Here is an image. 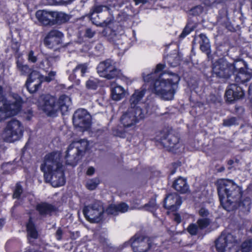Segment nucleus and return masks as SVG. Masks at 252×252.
<instances>
[{
    "label": "nucleus",
    "mask_w": 252,
    "mask_h": 252,
    "mask_svg": "<svg viewBox=\"0 0 252 252\" xmlns=\"http://www.w3.org/2000/svg\"><path fill=\"white\" fill-rule=\"evenodd\" d=\"M165 67L164 64L158 63L154 71L147 74L143 73V77L145 82L151 83L154 94L164 100H170L174 98L180 77L170 72L159 74Z\"/></svg>",
    "instance_id": "nucleus-1"
},
{
    "label": "nucleus",
    "mask_w": 252,
    "mask_h": 252,
    "mask_svg": "<svg viewBox=\"0 0 252 252\" xmlns=\"http://www.w3.org/2000/svg\"><path fill=\"white\" fill-rule=\"evenodd\" d=\"M218 192L221 205L227 211L238 207L244 212H249L251 208L250 198L238 200L241 197L240 188L232 181L221 179L218 181Z\"/></svg>",
    "instance_id": "nucleus-2"
},
{
    "label": "nucleus",
    "mask_w": 252,
    "mask_h": 252,
    "mask_svg": "<svg viewBox=\"0 0 252 252\" xmlns=\"http://www.w3.org/2000/svg\"><path fill=\"white\" fill-rule=\"evenodd\" d=\"M145 88L137 90L129 99L130 107L120 118L121 124L125 129H133L148 112L146 104L140 102L145 94Z\"/></svg>",
    "instance_id": "nucleus-3"
},
{
    "label": "nucleus",
    "mask_w": 252,
    "mask_h": 252,
    "mask_svg": "<svg viewBox=\"0 0 252 252\" xmlns=\"http://www.w3.org/2000/svg\"><path fill=\"white\" fill-rule=\"evenodd\" d=\"M61 157L60 152L48 154L45 156L40 166L45 181L50 183L55 188L63 186L65 182L62 163L60 161Z\"/></svg>",
    "instance_id": "nucleus-4"
},
{
    "label": "nucleus",
    "mask_w": 252,
    "mask_h": 252,
    "mask_svg": "<svg viewBox=\"0 0 252 252\" xmlns=\"http://www.w3.org/2000/svg\"><path fill=\"white\" fill-rule=\"evenodd\" d=\"M44 100L42 110L49 116H55L59 110L64 114L71 104V98L66 95H61L58 101L55 97L50 95L45 96Z\"/></svg>",
    "instance_id": "nucleus-5"
},
{
    "label": "nucleus",
    "mask_w": 252,
    "mask_h": 252,
    "mask_svg": "<svg viewBox=\"0 0 252 252\" xmlns=\"http://www.w3.org/2000/svg\"><path fill=\"white\" fill-rule=\"evenodd\" d=\"M22 100L18 96L13 100H7L0 95V121L6 117L16 115L20 110Z\"/></svg>",
    "instance_id": "nucleus-6"
},
{
    "label": "nucleus",
    "mask_w": 252,
    "mask_h": 252,
    "mask_svg": "<svg viewBox=\"0 0 252 252\" xmlns=\"http://www.w3.org/2000/svg\"><path fill=\"white\" fill-rule=\"evenodd\" d=\"M23 133V127L20 121L13 119L8 122L2 134L4 141L13 142L20 139Z\"/></svg>",
    "instance_id": "nucleus-7"
},
{
    "label": "nucleus",
    "mask_w": 252,
    "mask_h": 252,
    "mask_svg": "<svg viewBox=\"0 0 252 252\" xmlns=\"http://www.w3.org/2000/svg\"><path fill=\"white\" fill-rule=\"evenodd\" d=\"M239 63L244 65V62L241 61L236 62L231 64H228L224 58H220L213 63V73L220 78H227L234 72V69H237V66Z\"/></svg>",
    "instance_id": "nucleus-8"
},
{
    "label": "nucleus",
    "mask_w": 252,
    "mask_h": 252,
    "mask_svg": "<svg viewBox=\"0 0 252 252\" xmlns=\"http://www.w3.org/2000/svg\"><path fill=\"white\" fill-rule=\"evenodd\" d=\"M116 63L111 59L100 62L97 67V71L100 76L107 79H113L119 77L121 70L116 67Z\"/></svg>",
    "instance_id": "nucleus-9"
},
{
    "label": "nucleus",
    "mask_w": 252,
    "mask_h": 252,
    "mask_svg": "<svg viewBox=\"0 0 252 252\" xmlns=\"http://www.w3.org/2000/svg\"><path fill=\"white\" fill-rule=\"evenodd\" d=\"M217 250L219 252H238V244L230 234H222L216 242Z\"/></svg>",
    "instance_id": "nucleus-10"
},
{
    "label": "nucleus",
    "mask_w": 252,
    "mask_h": 252,
    "mask_svg": "<svg viewBox=\"0 0 252 252\" xmlns=\"http://www.w3.org/2000/svg\"><path fill=\"white\" fill-rule=\"evenodd\" d=\"M104 212L102 204L99 201L85 206L83 209V214L85 218L90 222H98L102 218Z\"/></svg>",
    "instance_id": "nucleus-11"
},
{
    "label": "nucleus",
    "mask_w": 252,
    "mask_h": 252,
    "mask_svg": "<svg viewBox=\"0 0 252 252\" xmlns=\"http://www.w3.org/2000/svg\"><path fill=\"white\" fill-rule=\"evenodd\" d=\"M74 125L86 130L88 129L91 123V116L84 109H79L76 111L73 115Z\"/></svg>",
    "instance_id": "nucleus-12"
},
{
    "label": "nucleus",
    "mask_w": 252,
    "mask_h": 252,
    "mask_svg": "<svg viewBox=\"0 0 252 252\" xmlns=\"http://www.w3.org/2000/svg\"><path fill=\"white\" fill-rule=\"evenodd\" d=\"M131 241L134 252H147L152 247L151 240L149 238L139 235H135Z\"/></svg>",
    "instance_id": "nucleus-13"
},
{
    "label": "nucleus",
    "mask_w": 252,
    "mask_h": 252,
    "mask_svg": "<svg viewBox=\"0 0 252 252\" xmlns=\"http://www.w3.org/2000/svg\"><path fill=\"white\" fill-rule=\"evenodd\" d=\"M43 76L41 75L37 71H32L30 73L26 82L27 89L31 93L35 92L38 89L41 82H43Z\"/></svg>",
    "instance_id": "nucleus-14"
},
{
    "label": "nucleus",
    "mask_w": 252,
    "mask_h": 252,
    "mask_svg": "<svg viewBox=\"0 0 252 252\" xmlns=\"http://www.w3.org/2000/svg\"><path fill=\"white\" fill-rule=\"evenodd\" d=\"M155 139L164 147L169 148L170 149L178 148L177 146L179 144V138L175 135L168 134L165 137V133L160 132Z\"/></svg>",
    "instance_id": "nucleus-15"
},
{
    "label": "nucleus",
    "mask_w": 252,
    "mask_h": 252,
    "mask_svg": "<svg viewBox=\"0 0 252 252\" xmlns=\"http://www.w3.org/2000/svg\"><path fill=\"white\" fill-rule=\"evenodd\" d=\"M81 157L75 146L72 143H71L65 152V159L66 164L75 166L80 159Z\"/></svg>",
    "instance_id": "nucleus-16"
},
{
    "label": "nucleus",
    "mask_w": 252,
    "mask_h": 252,
    "mask_svg": "<svg viewBox=\"0 0 252 252\" xmlns=\"http://www.w3.org/2000/svg\"><path fill=\"white\" fill-rule=\"evenodd\" d=\"M244 94L242 88L235 84L229 85L225 92L226 100L230 102L242 98Z\"/></svg>",
    "instance_id": "nucleus-17"
},
{
    "label": "nucleus",
    "mask_w": 252,
    "mask_h": 252,
    "mask_svg": "<svg viewBox=\"0 0 252 252\" xmlns=\"http://www.w3.org/2000/svg\"><path fill=\"white\" fill-rule=\"evenodd\" d=\"M242 66H245V63L244 65L238 63L237 69H234V70H239L238 73L235 78V81L238 83H244L250 81L252 77V73L251 70H249L246 67H243Z\"/></svg>",
    "instance_id": "nucleus-18"
},
{
    "label": "nucleus",
    "mask_w": 252,
    "mask_h": 252,
    "mask_svg": "<svg viewBox=\"0 0 252 252\" xmlns=\"http://www.w3.org/2000/svg\"><path fill=\"white\" fill-rule=\"evenodd\" d=\"M63 37V34L61 32L56 30H52L45 37L44 44L45 46L58 45L61 43V38Z\"/></svg>",
    "instance_id": "nucleus-19"
},
{
    "label": "nucleus",
    "mask_w": 252,
    "mask_h": 252,
    "mask_svg": "<svg viewBox=\"0 0 252 252\" xmlns=\"http://www.w3.org/2000/svg\"><path fill=\"white\" fill-rule=\"evenodd\" d=\"M182 201L180 197L176 193L168 194L164 199L165 208L172 211L176 210L181 205Z\"/></svg>",
    "instance_id": "nucleus-20"
},
{
    "label": "nucleus",
    "mask_w": 252,
    "mask_h": 252,
    "mask_svg": "<svg viewBox=\"0 0 252 252\" xmlns=\"http://www.w3.org/2000/svg\"><path fill=\"white\" fill-rule=\"evenodd\" d=\"M53 12L45 10H38L35 13V16L38 20L45 26H53Z\"/></svg>",
    "instance_id": "nucleus-21"
},
{
    "label": "nucleus",
    "mask_w": 252,
    "mask_h": 252,
    "mask_svg": "<svg viewBox=\"0 0 252 252\" xmlns=\"http://www.w3.org/2000/svg\"><path fill=\"white\" fill-rule=\"evenodd\" d=\"M111 96L115 101H119L123 99L126 95V90L121 86L112 83L110 85Z\"/></svg>",
    "instance_id": "nucleus-22"
},
{
    "label": "nucleus",
    "mask_w": 252,
    "mask_h": 252,
    "mask_svg": "<svg viewBox=\"0 0 252 252\" xmlns=\"http://www.w3.org/2000/svg\"><path fill=\"white\" fill-rule=\"evenodd\" d=\"M218 21L220 24L224 26L229 31H231L233 29L229 22L228 9L226 6L220 10Z\"/></svg>",
    "instance_id": "nucleus-23"
},
{
    "label": "nucleus",
    "mask_w": 252,
    "mask_h": 252,
    "mask_svg": "<svg viewBox=\"0 0 252 252\" xmlns=\"http://www.w3.org/2000/svg\"><path fill=\"white\" fill-rule=\"evenodd\" d=\"M173 188L181 193H185L189 189V186L187 180L182 177H179L174 181L172 185Z\"/></svg>",
    "instance_id": "nucleus-24"
},
{
    "label": "nucleus",
    "mask_w": 252,
    "mask_h": 252,
    "mask_svg": "<svg viewBox=\"0 0 252 252\" xmlns=\"http://www.w3.org/2000/svg\"><path fill=\"white\" fill-rule=\"evenodd\" d=\"M53 26L56 24L61 25L65 23L68 22L70 18L69 15L63 12L59 11H53Z\"/></svg>",
    "instance_id": "nucleus-25"
},
{
    "label": "nucleus",
    "mask_w": 252,
    "mask_h": 252,
    "mask_svg": "<svg viewBox=\"0 0 252 252\" xmlns=\"http://www.w3.org/2000/svg\"><path fill=\"white\" fill-rule=\"evenodd\" d=\"M98 15L97 14L90 12V18L92 23L97 27H105L109 26L114 21V18L112 17H108L106 20H104L103 22H100L97 18Z\"/></svg>",
    "instance_id": "nucleus-26"
},
{
    "label": "nucleus",
    "mask_w": 252,
    "mask_h": 252,
    "mask_svg": "<svg viewBox=\"0 0 252 252\" xmlns=\"http://www.w3.org/2000/svg\"><path fill=\"white\" fill-rule=\"evenodd\" d=\"M72 143L78 150L81 156L86 151L90 149L89 142L85 139H82L78 141H74Z\"/></svg>",
    "instance_id": "nucleus-27"
},
{
    "label": "nucleus",
    "mask_w": 252,
    "mask_h": 252,
    "mask_svg": "<svg viewBox=\"0 0 252 252\" xmlns=\"http://www.w3.org/2000/svg\"><path fill=\"white\" fill-rule=\"evenodd\" d=\"M36 209L40 215H46L51 213L55 211L54 207L46 203H43L37 205Z\"/></svg>",
    "instance_id": "nucleus-28"
},
{
    "label": "nucleus",
    "mask_w": 252,
    "mask_h": 252,
    "mask_svg": "<svg viewBox=\"0 0 252 252\" xmlns=\"http://www.w3.org/2000/svg\"><path fill=\"white\" fill-rule=\"evenodd\" d=\"M133 208L138 209H143L146 211L153 212L158 208V206L156 202L155 199H152L148 203L145 204L143 206H139L138 204H135Z\"/></svg>",
    "instance_id": "nucleus-29"
},
{
    "label": "nucleus",
    "mask_w": 252,
    "mask_h": 252,
    "mask_svg": "<svg viewBox=\"0 0 252 252\" xmlns=\"http://www.w3.org/2000/svg\"><path fill=\"white\" fill-rule=\"evenodd\" d=\"M27 230L29 240L30 239H36L37 238V231L31 219L27 225Z\"/></svg>",
    "instance_id": "nucleus-30"
},
{
    "label": "nucleus",
    "mask_w": 252,
    "mask_h": 252,
    "mask_svg": "<svg viewBox=\"0 0 252 252\" xmlns=\"http://www.w3.org/2000/svg\"><path fill=\"white\" fill-rule=\"evenodd\" d=\"M194 41L199 43L200 47H210V42L207 37L204 34H200L198 37L194 38Z\"/></svg>",
    "instance_id": "nucleus-31"
},
{
    "label": "nucleus",
    "mask_w": 252,
    "mask_h": 252,
    "mask_svg": "<svg viewBox=\"0 0 252 252\" xmlns=\"http://www.w3.org/2000/svg\"><path fill=\"white\" fill-rule=\"evenodd\" d=\"M196 28L195 24L191 23H189L187 24L185 28L184 29L180 35V37L181 38H184L187 35H188L191 31H193Z\"/></svg>",
    "instance_id": "nucleus-32"
},
{
    "label": "nucleus",
    "mask_w": 252,
    "mask_h": 252,
    "mask_svg": "<svg viewBox=\"0 0 252 252\" xmlns=\"http://www.w3.org/2000/svg\"><path fill=\"white\" fill-rule=\"evenodd\" d=\"M211 220L208 218H202L199 219L197 221V224L200 230L206 228L210 223Z\"/></svg>",
    "instance_id": "nucleus-33"
},
{
    "label": "nucleus",
    "mask_w": 252,
    "mask_h": 252,
    "mask_svg": "<svg viewBox=\"0 0 252 252\" xmlns=\"http://www.w3.org/2000/svg\"><path fill=\"white\" fill-rule=\"evenodd\" d=\"M200 230L197 224H190L187 228L188 232L191 235H196Z\"/></svg>",
    "instance_id": "nucleus-34"
},
{
    "label": "nucleus",
    "mask_w": 252,
    "mask_h": 252,
    "mask_svg": "<svg viewBox=\"0 0 252 252\" xmlns=\"http://www.w3.org/2000/svg\"><path fill=\"white\" fill-rule=\"evenodd\" d=\"M99 183V181L97 178L91 179L87 182L86 187L90 190H93L96 188Z\"/></svg>",
    "instance_id": "nucleus-35"
},
{
    "label": "nucleus",
    "mask_w": 252,
    "mask_h": 252,
    "mask_svg": "<svg viewBox=\"0 0 252 252\" xmlns=\"http://www.w3.org/2000/svg\"><path fill=\"white\" fill-rule=\"evenodd\" d=\"M98 80L94 78H90L86 83L87 88L95 90L98 85Z\"/></svg>",
    "instance_id": "nucleus-36"
},
{
    "label": "nucleus",
    "mask_w": 252,
    "mask_h": 252,
    "mask_svg": "<svg viewBox=\"0 0 252 252\" xmlns=\"http://www.w3.org/2000/svg\"><path fill=\"white\" fill-rule=\"evenodd\" d=\"M104 8L106 10L110 9V8L108 5L95 4L91 9V12L97 14L98 13L101 12L103 10Z\"/></svg>",
    "instance_id": "nucleus-37"
},
{
    "label": "nucleus",
    "mask_w": 252,
    "mask_h": 252,
    "mask_svg": "<svg viewBox=\"0 0 252 252\" xmlns=\"http://www.w3.org/2000/svg\"><path fill=\"white\" fill-rule=\"evenodd\" d=\"M17 67L21 73L26 75L31 72V69L27 65L23 64L22 63L17 62Z\"/></svg>",
    "instance_id": "nucleus-38"
},
{
    "label": "nucleus",
    "mask_w": 252,
    "mask_h": 252,
    "mask_svg": "<svg viewBox=\"0 0 252 252\" xmlns=\"http://www.w3.org/2000/svg\"><path fill=\"white\" fill-rule=\"evenodd\" d=\"M252 247V241L249 240L244 242L241 245L242 252H249L251 251Z\"/></svg>",
    "instance_id": "nucleus-39"
},
{
    "label": "nucleus",
    "mask_w": 252,
    "mask_h": 252,
    "mask_svg": "<svg viewBox=\"0 0 252 252\" xmlns=\"http://www.w3.org/2000/svg\"><path fill=\"white\" fill-rule=\"evenodd\" d=\"M106 211L108 214L116 215L118 214L117 206L116 205H110L107 208Z\"/></svg>",
    "instance_id": "nucleus-40"
},
{
    "label": "nucleus",
    "mask_w": 252,
    "mask_h": 252,
    "mask_svg": "<svg viewBox=\"0 0 252 252\" xmlns=\"http://www.w3.org/2000/svg\"><path fill=\"white\" fill-rule=\"evenodd\" d=\"M117 206L118 213H125L126 212L128 211L129 208L128 206L125 203H122L120 204H118L117 205Z\"/></svg>",
    "instance_id": "nucleus-41"
},
{
    "label": "nucleus",
    "mask_w": 252,
    "mask_h": 252,
    "mask_svg": "<svg viewBox=\"0 0 252 252\" xmlns=\"http://www.w3.org/2000/svg\"><path fill=\"white\" fill-rule=\"evenodd\" d=\"M23 191L21 185L19 183H17L15 187V189L14 190L13 197L14 198H18L21 193Z\"/></svg>",
    "instance_id": "nucleus-42"
},
{
    "label": "nucleus",
    "mask_w": 252,
    "mask_h": 252,
    "mask_svg": "<svg viewBox=\"0 0 252 252\" xmlns=\"http://www.w3.org/2000/svg\"><path fill=\"white\" fill-rule=\"evenodd\" d=\"M87 69L88 67L86 64H79L73 69V71L75 72L78 70H80L82 75L83 76L87 72Z\"/></svg>",
    "instance_id": "nucleus-43"
},
{
    "label": "nucleus",
    "mask_w": 252,
    "mask_h": 252,
    "mask_svg": "<svg viewBox=\"0 0 252 252\" xmlns=\"http://www.w3.org/2000/svg\"><path fill=\"white\" fill-rule=\"evenodd\" d=\"M237 124V119L235 118H231L230 119L225 120L223 121V125L225 126H229Z\"/></svg>",
    "instance_id": "nucleus-44"
},
{
    "label": "nucleus",
    "mask_w": 252,
    "mask_h": 252,
    "mask_svg": "<svg viewBox=\"0 0 252 252\" xmlns=\"http://www.w3.org/2000/svg\"><path fill=\"white\" fill-rule=\"evenodd\" d=\"M56 73L55 71H50L47 76L44 77L43 76V81H46L47 82H49L52 80H53L56 76Z\"/></svg>",
    "instance_id": "nucleus-45"
},
{
    "label": "nucleus",
    "mask_w": 252,
    "mask_h": 252,
    "mask_svg": "<svg viewBox=\"0 0 252 252\" xmlns=\"http://www.w3.org/2000/svg\"><path fill=\"white\" fill-rule=\"evenodd\" d=\"M172 57L171 56H167L165 58V60H166L169 64L172 67L177 66L179 64L178 59H176L174 62H172Z\"/></svg>",
    "instance_id": "nucleus-46"
},
{
    "label": "nucleus",
    "mask_w": 252,
    "mask_h": 252,
    "mask_svg": "<svg viewBox=\"0 0 252 252\" xmlns=\"http://www.w3.org/2000/svg\"><path fill=\"white\" fill-rule=\"evenodd\" d=\"M95 34V32L91 28H87L85 32V36L88 38H92Z\"/></svg>",
    "instance_id": "nucleus-47"
},
{
    "label": "nucleus",
    "mask_w": 252,
    "mask_h": 252,
    "mask_svg": "<svg viewBox=\"0 0 252 252\" xmlns=\"http://www.w3.org/2000/svg\"><path fill=\"white\" fill-rule=\"evenodd\" d=\"M199 214V215L202 217V218H207V217L209 215V211L205 208H202L200 209Z\"/></svg>",
    "instance_id": "nucleus-48"
},
{
    "label": "nucleus",
    "mask_w": 252,
    "mask_h": 252,
    "mask_svg": "<svg viewBox=\"0 0 252 252\" xmlns=\"http://www.w3.org/2000/svg\"><path fill=\"white\" fill-rule=\"evenodd\" d=\"M221 2H223V0H220L217 1V0H205V4L208 6H211L215 3H220Z\"/></svg>",
    "instance_id": "nucleus-49"
},
{
    "label": "nucleus",
    "mask_w": 252,
    "mask_h": 252,
    "mask_svg": "<svg viewBox=\"0 0 252 252\" xmlns=\"http://www.w3.org/2000/svg\"><path fill=\"white\" fill-rule=\"evenodd\" d=\"M28 59L32 63H35L36 61V57L32 51H31L28 54Z\"/></svg>",
    "instance_id": "nucleus-50"
},
{
    "label": "nucleus",
    "mask_w": 252,
    "mask_h": 252,
    "mask_svg": "<svg viewBox=\"0 0 252 252\" xmlns=\"http://www.w3.org/2000/svg\"><path fill=\"white\" fill-rule=\"evenodd\" d=\"M192 12L196 14H199L203 11V8L200 6H197L192 9Z\"/></svg>",
    "instance_id": "nucleus-51"
},
{
    "label": "nucleus",
    "mask_w": 252,
    "mask_h": 252,
    "mask_svg": "<svg viewBox=\"0 0 252 252\" xmlns=\"http://www.w3.org/2000/svg\"><path fill=\"white\" fill-rule=\"evenodd\" d=\"M74 0H60V5H68L71 3Z\"/></svg>",
    "instance_id": "nucleus-52"
},
{
    "label": "nucleus",
    "mask_w": 252,
    "mask_h": 252,
    "mask_svg": "<svg viewBox=\"0 0 252 252\" xmlns=\"http://www.w3.org/2000/svg\"><path fill=\"white\" fill-rule=\"evenodd\" d=\"M63 234L62 230L61 228L58 229L56 232L57 239L58 240H60L62 239V236Z\"/></svg>",
    "instance_id": "nucleus-53"
},
{
    "label": "nucleus",
    "mask_w": 252,
    "mask_h": 252,
    "mask_svg": "<svg viewBox=\"0 0 252 252\" xmlns=\"http://www.w3.org/2000/svg\"><path fill=\"white\" fill-rule=\"evenodd\" d=\"M50 5H60V0H46Z\"/></svg>",
    "instance_id": "nucleus-54"
},
{
    "label": "nucleus",
    "mask_w": 252,
    "mask_h": 252,
    "mask_svg": "<svg viewBox=\"0 0 252 252\" xmlns=\"http://www.w3.org/2000/svg\"><path fill=\"white\" fill-rule=\"evenodd\" d=\"M94 168L93 167H90L87 171V174L88 175H92L94 173Z\"/></svg>",
    "instance_id": "nucleus-55"
},
{
    "label": "nucleus",
    "mask_w": 252,
    "mask_h": 252,
    "mask_svg": "<svg viewBox=\"0 0 252 252\" xmlns=\"http://www.w3.org/2000/svg\"><path fill=\"white\" fill-rule=\"evenodd\" d=\"M136 5H138V4L142 3L143 4H145L147 2V0H133Z\"/></svg>",
    "instance_id": "nucleus-56"
},
{
    "label": "nucleus",
    "mask_w": 252,
    "mask_h": 252,
    "mask_svg": "<svg viewBox=\"0 0 252 252\" xmlns=\"http://www.w3.org/2000/svg\"><path fill=\"white\" fill-rule=\"evenodd\" d=\"M19 41V40H16V39H14L13 38H12V42L13 45H15L16 46H19L20 43Z\"/></svg>",
    "instance_id": "nucleus-57"
},
{
    "label": "nucleus",
    "mask_w": 252,
    "mask_h": 252,
    "mask_svg": "<svg viewBox=\"0 0 252 252\" xmlns=\"http://www.w3.org/2000/svg\"><path fill=\"white\" fill-rule=\"evenodd\" d=\"M174 220L175 221H176L177 223H180L181 221V219L180 216L178 214H175L174 216Z\"/></svg>",
    "instance_id": "nucleus-58"
},
{
    "label": "nucleus",
    "mask_w": 252,
    "mask_h": 252,
    "mask_svg": "<svg viewBox=\"0 0 252 252\" xmlns=\"http://www.w3.org/2000/svg\"><path fill=\"white\" fill-rule=\"evenodd\" d=\"M202 49V51L205 53H206L208 57H209V54L210 53V48H201Z\"/></svg>",
    "instance_id": "nucleus-59"
},
{
    "label": "nucleus",
    "mask_w": 252,
    "mask_h": 252,
    "mask_svg": "<svg viewBox=\"0 0 252 252\" xmlns=\"http://www.w3.org/2000/svg\"><path fill=\"white\" fill-rule=\"evenodd\" d=\"M124 52H125L124 50H119L117 53L119 56H122L124 54Z\"/></svg>",
    "instance_id": "nucleus-60"
},
{
    "label": "nucleus",
    "mask_w": 252,
    "mask_h": 252,
    "mask_svg": "<svg viewBox=\"0 0 252 252\" xmlns=\"http://www.w3.org/2000/svg\"><path fill=\"white\" fill-rule=\"evenodd\" d=\"M249 92L250 96H252V84L249 87Z\"/></svg>",
    "instance_id": "nucleus-61"
},
{
    "label": "nucleus",
    "mask_w": 252,
    "mask_h": 252,
    "mask_svg": "<svg viewBox=\"0 0 252 252\" xmlns=\"http://www.w3.org/2000/svg\"><path fill=\"white\" fill-rule=\"evenodd\" d=\"M4 224V220L0 219V228H1Z\"/></svg>",
    "instance_id": "nucleus-62"
},
{
    "label": "nucleus",
    "mask_w": 252,
    "mask_h": 252,
    "mask_svg": "<svg viewBox=\"0 0 252 252\" xmlns=\"http://www.w3.org/2000/svg\"><path fill=\"white\" fill-rule=\"evenodd\" d=\"M125 79L126 80V83L127 84H131V80H130L129 78L127 77H125Z\"/></svg>",
    "instance_id": "nucleus-63"
},
{
    "label": "nucleus",
    "mask_w": 252,
    "mask_h": 252,
    "mask_svg": "<svg viewBox=\"0 0 252 252\" xmlns=\"http://www.w3.org/2000/svg\"><path fill=\"white\" fill-rule=\"evenodd\" d=\"M233 163V161L232 160H230L228 161V164L230 165H232Z\"/></svg>",
    "instance_id": "nucleus-64"
}]
</instances>
